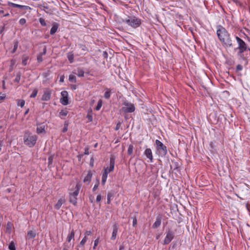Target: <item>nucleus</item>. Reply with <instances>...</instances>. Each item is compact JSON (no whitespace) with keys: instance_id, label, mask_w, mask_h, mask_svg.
<instances>
[{"instance_id":"1","label":"nucleus","mask_w":250,"mask_h":250,"mask_svg":"<svg viewBox=\"0 0 250 250\" xmlns=\"http://www.w3.org/2000/svg\"><path fill=\"white\" fill-rule=\"evenodd\" d=\"M217 35L220 42L229 47H232V40L227 30L222 25L217 26Z\"/></svg>"},{"instance_id":"2","label":"nucleus","mask_w":250,"mask_h":250,"mask_svg":"<svg viewBox=\"0 0 250 250\" xmlns=\"http://www.w3.org/2000/svg\"><path fill=\"white\" fill-rule=\"evenodd\" d=\"M123 22L127 25L136 29L139 27L142 23L141 19L135 16H128L126 18L123 20Z\"/></svg>"},{"instance_id":"3","label":"nucleus","mask_w":250,"mask_h":250,"mask_svg":"<svg viewBox=\"0 0 250 250\" xmlns=\"http://www.w3.org/2000/svg\"><path fill=\"white\" fill-rule=\"evenodd\" d=\"M235 39L238 44V47L235 48V50H238V54L241 55L244 52L250 50L246 43L240 38L235 36Z\"/></svg>"},{"instance_id":"4","label":"nucleus","mask_w":250,"mask_h":250,"mask_svg":"<svg viewBox=\"0 0 250 250\" xmlns=\"http://www.w3.org/2000/svg\"><path fill=\"white\" fill-rule=\"evenodd\" d=\"M135 106L134 104L125 100L122 103V107L120 111L124 114L132 113L135 110Z\"/></svg>"},{"instance_id":"5","label":"nucleus","mask_w":250,"mask_h":250,"mask_svg":"<svg viewBox=\"0 0 250 250\" xmlns=\"http://www.w3.org/2000/svg\"><path fill=\"white\" fill-rule=\"evenodd\" d=\"M156 153L160 157H165L167 154V147L159 140L155 141Z\"/></svg>"},{"instance_id":"6","label":"nucleus","mask_w":250,"mask_h":250,"mask_svg":"<svg viewBox=\"0 0 250 250\" xmlns=\"http://www.w3.org/2000/svg\"><path fill=\"white\" fill-rule=\"evenodd\" d=\"M37 139L38 137L36 135H30L27 133L24 135L23 137L24 144L30 147H32L35 146Z\"/></svg>"},{"instance_id":"7","label":"nucleus","mask_w":250,"mask_h":250,"mask_svg":"<svg viewBox=\"0 0 250 250\" xmlns=\"http://www.w3.org/2000/svg\"><path fill=\"white\" fill-rule=\"evenodd\" d=\"M78 194L77 191H74L69 194V202L74 206H76L77 204V196Z\"/></svg>"},{"instance_id":"8","label":"nucleus","mask_w":250,"mask_h":250,"mask_svg":"<svg viewBox=\"0 0 250 250\" xmlns=\"http://www.w3.org/2000/svg\"><path fill=\"white\" fill-rule=\"evenodd\" d=\"M51 90L49 89H47L43 91V94L42 97V101H48L51 99Z\"/></svg>"},{"instance_id":"9","label":"nucleus","mask_w":250,"mask_h":250,"mask_svg":"<svg viewBox=\"0 0 250 250\" xmlns=\"http://www.w3.org/2000/svg\"><path fill=\"white\" fill-rule=\"evenodd\" d=\"M62 97L61 99V103L64 105H67L68 104V93L66 91H62L61 92Z\"/></svg>"},{"instance_id":"10","label":"nucleus","mask_w":250,"mask_h":250,"mask_svg":"<svg viewBox=\"0 0 250 250\" xmlns=\"http://www.w3.org/2000/svg\"><path fill=\"white\" fill-rule=\"evenodd\" d=\"M163 219V215L162 214H159L156 218V221L152 225V228L157 229L160 227L161 224L162 220Z\"/></svg>"},{"instance_id":"11","label":"nucleus","mask_w":250,"mask_h":250,"mask_svg":"<svg viewBox=\"0 0 250 250\" xmlns=\"http://www.w3.org/2000/svg\"><path fill=\"white\" fill-rule=\"evenodd\" d=\"M144 154L147 158L150 160V162H153V155L152 150L150 148H146L144 151Z\"/></svg>"},{"instance_id":"12","label":"nucleus","mask_w":250,"mask_h":250,"mask_svg":"<svg viewBox=\"0 0 250 250\" xmlns=\"http://www.w3.org/2000/svg\"><path fill=\"white\" fill-rule=\"evenodd\" d=\"M59 27V24L58 23L54 22L52 25V27L51 28L50 33L51 35H54L57 31Z\"/></svg>"},{"instance_id":"13","label":"nucleus","mask_w":250,"mask_h":250,"mask_svg":"<svg viewBox=\"0 0 250 250\" xmlns=\"http://www.w3.org/2000/svg\"><path fill=\"white\" fill-rule=\"evenodd\" d=\"M115 166V158L112 156L110 158V167L108 168V172L113 171Z\"/></svg>"},{"instance_id":"14","label":"nucleus","mask_w":250,"mask_h":250,"mask_svg":"<svg viewBox=\"0 0 250 250\" xmlns=\"http://www.w3.org/2000/svg\"><path fill=\"white\" fill-rule=\"evenodd\" d=\"M92 176V173L90 171L88 172L87 175L84 177L83 179V182L86 183L87 184H89L90 182L91 178Z\"/></svg>"},{"instance_id":"15","label":"nucleus","mask_w":250,"mask_h":250,"mask_svg":"<svg viewBox=\"0 0 250 250\" xmlns=\"http://www.w3.org/2000/svg\"><path fill=\"white\" fill-rule=\"evenodd\" d=\"M13 225L11 222H8L6 227V232L10 234L12 232Z\"/></svg>"},{"instance_id":"16","label":"nucleus","mask_w":250,"mask_h":250,"mask_svg":"<svg viewBox=\"0 0 250 250\" xmlns=\"http://www.w3.org/2000/svg\"><path fill=\"white\" fill-rule=\"evenodd\" d=\"M73 73L77 75L79 77H81L84 76V72L83 70L78 68L77 70H74L73 71Z\"/></svg>"},{"instance_id":"17","label":"nucleus","mask_w":250,"mask_h":250,"mask_svg":"<svg viewBox=\"0 0 250 250\" xmlns=\"http://www.w3.org/2000/svg\"><path fill=\"white\" fill-rule=\"evenodd\" d=\"M171 163L172 164L170 165V168L173 169L174 170H178V168H179V163L174 160H172Z\"/></svg>"},{"instance_id":"18","label":"nucleus","mask_w":250,"mask_h":250,"mask_svg":"<svg viewBox=\"0 0 250 250\" xmlns=\"http://www.w3.org/2000/svg\"><path fill=\"white\" fill-rule=\"evenodd\" d=\"M64 202V200L62 199H60L57 204L55 205L54 208L55 209L59 210L62 207V204Z\"/></svg>"},{"instance_id":"19","label":"nucleus","mask_w":250,"mask_h":250,"mask_svg":"<svg viewBox=\"0 0 250 250\" xmlns=\"http://www.w3.org/2000/svg\"><path fill=\"white\" fill-rule=\"evenodd\" d=\"M22 59V64L25 66L27 63V61L29 59V56L28 55L26 54H24L21 57Z\"/></svg>"},{"instance_id":"20","label":"nucleus","mask_w":250,"mask_h":250,"mask_svg":"<svg viewBox=\"0 0 250 250\" xmlns=\"http://www.w3.org/2000/svg\"><path fill=\"white\" fill-rule=\"evenodd\" d=\"M105 90L106 91L104 94V97L106 99H109L111 96V90H110V89L108 88H105Z\"/></svg>"},{"instance_id":"21","label":"nucleus","mask_w":250,"mask_h":250,"mask_svg":"<svg viewBox=\"0 0 250 250\" xmlns=\"http://www.w3.org/2000/svg\"><path fill=\"white\" fill-rule=\"evenodd\" d=\"M173 235H166V237L165 238L164 244H169L171 241L173 239Z\"/></svg>"},{"instance_id":"22","label":"nucleus","mask_w":250,"mask_h":250,"mask_svg":"<svg viewBox=\"0 0 250 250\" xmlns=\"http://www.w3.org/2000/svg\"><path fill=\"white\" fill-rule=\"evenodd\" d=\"M7 4H8V6H12L14 8H19L21 9L22 7V5L16 4V3H14L12 2H10V1H8Z\"/></svg>"},{"instance_id":"23","label":"nucleus","mask_w":250,"mask_h":250,"mask_svg":"<svg viewBox=\"0 0 250 250\" xmlns=\"http://www.w3.org/2000/svg\"><path fill=\"white\" fill-rule=\"evenodd\" d=\"M13 44H14V47H13V50L12 51V53H14L15 52H16V51L17 50L18 45H19L18 41L17 40H14L13 42Z\"/></svg>"},{"instance_id":"24","label":"nucleus","mask_w":250,"mask_h":250,"mask_svg":"<svg viewBox=\"0 0 250 250\" xmlns=\"http://www.w3.org/2000/svg\"><path fill=\"white\" fill-rule=\"evenodd\" d=\"M114 196V193L112 192H109L107 196V204H110L111 200Z\"/></svg>"},{"instance_id":"25","label":"nucleus","mask_w":250,"mask_h":250,"mask_svg":"<svg viewBox=\"0 0 250 250\" xmlns=\"http://www.w3.org/2000/svg\"><path fill=\"white\" fill-rule=\"evenodd\" d=\"M68 114V111L66 110H61L60 113V117L63 119L64 117L66 116Z\"/></svg>"},{"instance_id":"26","label":"nucleus","mask_w":250,"mask_h":250,"mask_svg":"<svg viewBox=\"0 0 250 250\" xmlns=\"http://www.w3.org/2000/svg\"><path fill=\"white\" fill-rule=\"evenodd\" d=\"M134 146L133 145H129L127 150V154L129 155H131L133 154Z\"/></svg>"},{"instance_id":"27","label":"nucleus","mask_w":250,"mask_h":250,"mask_svg":"<svg viewBox=\"0 0 250 250\" xmlns=\"http://www.w3.org/2000/svg\"><path fill=\"white\" fill-rule=\"evenodd\" d=\"M107 178V175L106 174V172H104L102 175V185H104L105 183V182L106 181Z\"/></svg>"},{"instance_id":"28","label":"nucleus","mask_w":250,"mask_h":250,"mask_svg":"<svg viewBox=\"0 0 250 250\" xmlns=\"http://www.w3.org/2000/svg\"><path fill=\"white\" fill-rule=\"evenodd\" d=\"M45 132V131L44 127V126H39V127H37V133L38 134L42 133H43V132Z\"/></svg>"},{"instance_id":"29","label":"nucleus","mask_w":250,"mask_h":250,"mask_svg":"<svg viewBox=\"0 0 250 250\" xmlns=\"http://www.w3.org/2000/svg\"><path fill=\"white\" fill-rule=\"evenodd\" d=\"M67 57L68 61H69V62L70 63H72L73 62L74 55H73V53H68Z\"/></svg>"},{"instance_id":"30","label":"nucleus","mask_w":250,"mask_h":250,"mask_svg":"<svg viewBox=\"0 0 250 250\" xmlns=\"http://www.w3.org/2000/svg\"><path fill=\"white\" fill-rule=\"evenodd\" d=\"M8 248L10 250H16L15 243L14 241H11L9 245Z\"/></svg>"},{"instance_id":"31","label":"nucleus","mask_w":250,"mask_h":250,"mask_svg":"<svg viewBox=\"0 0 250 250\" xmlns=\"http://www.w3.org/2000/svg\"><path fill=\"white\" fill-rule=\"evenodd\" d=\"M69 81L72 83H76V77L73 75H70L69 76Z\"/></svg>"},{"instance_id":"32","label":"nucleus","mask_w":250,"mask_h":250,"mask_svg":"<svg viewBox=\"0 0 250 250\" xmlns=\"http://www.w3.org/2000/svg\"><path fill=\"white\" fill-rule=\"evenodd\" d=\"M38 90L37 88H35L33 90L32 94L30 96V97L31 98H35L36 97L38 94Z\"/></svg>"},{"instance_id":"33","label":"nucleus","mask_w":250,"mask_h":250,"mask_svg":"<svg viewBox=\"0 0 250 250\" xmlns=\"http://www.w3.org/2000/svg\"><path fill=\"white\" fill-rule=\"evenodd\" d=\"M17 104L21 107H23L25 104V101L23 100H18Z\"/></svg>"},{"instance_id":"34","label":"nucleus","mask_w":250,"mask_h":250,"mask_svg":"<svg viewBox=\"0 0 250 250\" xmlns=\"http://www.w3.org/2000/svg\"><path fill=\"white\" fill-rule=\"evenodd\" d=\"M102 106V101L101 100H100L98 102V104H97V106H96L95 109L97 111L101 109Z\"/></svg>"},{"instance_id":"35","label":"nucleus","mask_w":250,"mask_h":250,"mask_svg":"<svg viewBox=\"0 0 250 250\" xmlns=\"http://www.w3.org/2000/svg\"><path fill=\"white\" fill-rule=\"evenodd\" d=\"M53 158H54V156L53 155H51V156H50L48 157V166H50V165H51L52 164Z\"/></svg>"},{"instance_id":"36","label":"nucleus","mask_w":250,"mask_h":250,"mask_svg":"<svg viewBox=\"0 0 250 250\" xmlns=\"http://www.w3.org/2000/svg\"><path fill=\"white\" fill-rule=\"evenodd\" d=\"M39 21L42 26H45L46 25L45 21L44 19L41 18L39 19Z\"/></svg>"},{"instance_id":"37","label":"nucleus","mask_w":250,"mask_h":250,"mask_svg":"<svg viewBox=\"0 0 250 250\" xmlns=\"http://www.w3.org/2000/svg\"><path fill=\"white\" fill-rule=\"evenodd\" d=\"M42 54H41L40 53L38 55L37 60L39 62H41L42 61L43 59H42Z\"/></svg>"},{"instance_id":"38","label":"nucleus","mask_w":250,"mask_h":250,"mask_svg":"<svg viewBox=\"0 0 250 250\" xmlns=\"http://www.w3.org/2000/svg\"><path fill=\"white\" fill-rule=\"evenodd\" d=\"M26 21L24 18H21L19 21V23L21 25H23L26 23Z\"/></svg>"},{"instance_id":"39","label":"nucleus","mask_w":250,"mask_h":250,"mask_svg":"<svg viewBox=\"0 0 250 250\" xmlns=\"http://www.w3.org/2000/svg\"><path fill=\"white\" fill-rule=\"evenodd\" d=\"M21 79V74L20 73L17 74L16 77L15 79V82L17 83H19Z\"/></svg>"},{"instance_id":"40","label":"nucleus","mask_w":250,"mask_h":250,"mask_svg":"<svg viewBox=\"0 0 250 250\" xmlns=\"http://www.w3.org/2000/svg\"><path fill=\"white\" fill-rule=\"evenodd\" d=\"M86 240H87V238H86V236H85V237H84V238L82 240V241H81V242H80V245H81V246H83L85 244V242H86Z\"/></svg>"},{"instance_id":"41","label":"nucleus","mask_w":250,"mask_h":250,"mask_svg":"<svg viewBox=\"0 0 250 250\" xmlns=\"http://www.w3.org/2000/svg\"><path fill=\"white\" fill-rule=\"evenodd\" d=\"M117 229H118L117 226L116 225H114L113 226V232H112V234H117Z\"/></svg>"},{"instance_id":"42","label":"nucleus","mask_w":250,"mask_h":250,"mask_svg":"<svg viewBox=\"0 0 250 250\" xmlns=\"http://www.w3.org/2000/svg\"><path fill=\"white\" fill-rule=\"evenodd\" d=\"M81 188V186L79 184H77V185L76 186V188H75L76 190L75 191H77L78 194L79 193V190H80Z\"/></svg>"},{"instance_id":"43","label":"nucleus","mask_w":250,"mask_h":250,"mask_svg":"<svg viewBox=\"0 0 250 250\" xmlns=\"http://www.w3.org/2000/svg\"><path fill=\"white\" fill-rule=\"evenodd\" d=\"M87 118L89 121V122H92L93 120V117L91 114L90 113H88L87 115Z\"/></svg>"},{"instance_id":"44","label":"nucleus","mask_w":250,"mask_h":250,"mask_svg":"<svg viewBox=\"0 0 250 250\" xmlns=\"http://www.w3.org/2000/svg\"><path fill=\"white\" fill-rule=\"evenodd\" d=\"M99 185V181H98L97 184H96L94 185V187H93V188L92 189L93 191H95L98 188Z\"/></svg>"},{"instance_id":"45","label":"nucleus","mask_w":250,"mask_h":250,"mask_svg":"<svg viewBox=\"0 0 250 250\" xmlns=\"http://www.w3.org/2000/svg\"><path fill=\"white\" fill-rule=\"evenodd\" d=\"M22 9L28 10H31V8L28 6L26 5H22V7L21 8Z\"/></svg>"},{"instance_id":"46","label":"nucleus","mask_w":250,"mask_h":250,"mask_svg":"<svg viewBox=\"0 0 250 250\" xmlns=\"http://www.w3.org/2000/svg\"><path fill=\"white\" fill-rule=\"evenodd\" d=\"M243 69V66L241 64H238L236 66L237 71H241Z\"/></svg>"},{"instance_id":"47","label":"nucleus","mask_w":250,"mask_h":250,"mask_svg":"<svg viewBox=\"0 0 250 250\" xmlns=\"http://www.w3.org/2000/svg\"><path fill=\"white\" fill-rule=\"evenodd\" d=\"M99 239H97L95 240L94 245L93 247L94 249H95L96 248V247L98 245V244H99Z\"/></svg>"},{"instance_id":"48","label":"nucleus","mask_w":250,"mask_h":250,"mask_svg":"<svg viewBox=\"0 0 250 250\" xmlns=\"http://www.w3.org/2000/svg\"><path fill=\"white\" fill-rule=\"evenodd\" d=\"M121 126V123L120 122L118 123L116 125V126L115 127V130H119V128H120Z\"/></svg>"},{"instance_id":"49","label":"nucleus","mask_w":250,"mask_h":250,"mask_svg":"<svg viewBox=\"0 0 250 250\" xmlns=\"http://www.w3.org/2000/svg\"><path fill=\"white\" fill-rule=\"evenodd\" d=\"M74 235H68L67 237V241L70 242L72 239H74Z\"/></svg>"},{"instance_id":"50","label":"nucleus","mask_w":250,"mask_h":250,"mask_svg":"<svg viewBox=\"0 0 250 250\" xmlns=\"http://www.w3.org/2000/svg\"><path fill=\"white\" fill-rule=\"evenodd\" d=\"M80 47L82 49V50L83 51H85L86 50V47L84 45L79 44Z\"/></svg>"},{"instance_id":"51","label":"nucleus","mask_w":250,"mask_h":250,"mask_svg":"<svg viewBox=\"0 0 250 250\" xmlns=\"http://www.w3.org/2000/svg\"><path fill=\"white\" fill-rule=\"evenodd\" d=\"M102 200V196L101 195H97V198H96V201L97 202H99L101 201V200Z\"/></svg>"},{"instance_id":"52","label":"nucleus","mask_w":250,"mask_h":250,"mask_svg":"<svg viewBox=\"0 0 250 250\" xmlns=\"http://www.w3.org/2000/svg\"><path fill=\"white\" fill-rule=\"evenodd\" d=\"M89 154V149L87 147H85L84 148V155H88Z\"/></svg>"},{"instance_id":"53","label":"nucleus","mask_w":250,"mask_h":250,"mask_svg":"<svg viewBox=\"0 0 250 250\" xmlns=\"http://www.w3.org/2000/svg\"><path fill=\"white\" fill-rule=\"evenodd\" d=\"M90 166L91 167H93V165H94V159L93 157H92L91 159H90Z\"/></svg>"},{"instance_id":"54","label":"nucleus","mask_w":250,"mask_h":250,"mask_svg":"<svg viewBox=\"0 0 250 250\" xmlns=\"http://www.w3.org/2000/svg\"><path fill=\"white\" fill-rule=\"evenodd\" d=\"M46 53V47L44 46L43 49V52L41 53L40 54H42V55H45Z\"/></svg>"},{"instance_id":"55","label":"nucleus","mask_w":250,"mask_h":250,"mask_svg":"<svg viewBox=\"0 0 250 250\" xmlns=\"http://www.w3.org/2000/svg\"><path fill=\"white\" fill-rule=\"evenodd\" d=\"M64 75H62L60 77V82L63 83L64 82Z\"/></svg>"},{"instance_id":"56","label":"nucleus","mask_w":250,"mask_h":250,"mask_svg":"<svg viewBox=\"0 0 250 250\" xmlns=\"http://www.w3.org/2000/svg\"><path fill=\"white\" fill-rule=\"evenodd\" d=\"M137 224V219L136 218H133V226L135 227Z\"/></svg>"},{"instance_id":"57","label":"nucleus","mask_w":250,"mask_h":250,"mask_svg":"<svg viewBox=\"0 0 250 250\" xmlns=\"http://www.w3.org/2000/svg\"><path fill=\"white\" fill-rule=\"evenodd\" d=\"M103 55L104 58H107L108 57V54L106 51L104 52Z\"/></svg>"},{"instance_id":"58","label":"nucleus","mask_w":250,"mask_h":250,"mask_svg":"<svg viewBox=\"0 0 250 250\" xmlns=\"http://www.w3.org/2000/svg\"><path fill=\"white\" fill-rule=\"evenodd\" d=\"M5 98V95L4 94H3L2 96H0V101L4 100Z\"/></svg>"},{"instance_id":"59","label":"nucleus","mask_w":250,"mask_h":250,"mask_svg":"<svg viewBox=\"0 0 250 250\" xmlns=\"http://www.w3.org/2000/svg\"><path fill=\"white\" fill-rule=\"evenodd\" d=\"M104 172H106L107 175L108 174V173H109L108 172V167L104 168Z\"/></svg>"},{"instance_id":"60","label":"nucleus","mask_w":250,"mask_h":250,"mask_svg":"<svg viewBox=\"0 0 250 250\" xmlns=\"http://www.w3.org/2000/svg\"><path fill=\"white\" fill-rule=\"evenodd\" d=\"M67 130V126H64V128H63V132H66Z\"/></svg>"},{"instance_id":"61","label":"nucleus","mask_w":250,"mask_h":250,"mask_svg":"<svg viewBox=\"0 0 250 250\" xmlns=\"http://www.w3.org/2000/svg\"><path fill=\"white\" fill-rule=\"evenodd\" d=\"M124 249V247L123 245H121L119 248V250H123Z\"/></svg>"},{"instance_id":"62","label":"nucleus","mask_w":250,"mask_h":250,"mask_svg":"<svg viewBox=\"0 0 250 250\" xmlns=\"http://www.w3.org/2000/svg\"><path fill=\"white\" fill-rule=\"evenodd\" d=\"M29 109H27L26 110V111L24 113V115H26V114H27L29 112Z\"/></svg>"},{"instance_id":"63","label":"nucleus","mask_w":250,"mask_h":250,"mask_svg":"<svg viewBox=\"0 0 250 250\" xmlns=\"http://www.w3.org/2000/svg\"><path fill=\"white\" fill-rule=\"evenodd\" d=\"M116 235H112L111 239H113V240L115 239H116Z\"/></svg>"},{"instance_id":"64","label":"nucleus","mask_w":250,"mask_h":250,"mask_svg":"<svg viewBox=\"0 0 250 250\" xmlns=\"http://www.w3.org/2000/svg\"><path fill=\"white\" fill-rule=\"evenodd\" d=\"M63 250H68V248L66 246H64V247L63 248Z\"/></svg>"}]
</instances>
